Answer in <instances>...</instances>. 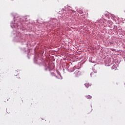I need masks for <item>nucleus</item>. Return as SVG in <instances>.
Listing matches in <instances>:
<instances>
[{
  "label": "nucleus",
  "mask_w": 125,
  "mask_h": 125,
  "mask_svg": "<svg viewBox=\"0 0 125 125\" xmlns=\"http://www.w3.org/2000/svg\"><path fill=\"white\" fill-rule=\"evenodd\" d=\"M84 85L87 88H88L89 86H91V84H89V83H86L84 84Z\"/></svg>",
  "instance_id": "f257e3e1"
},
{
  "label": "nucleus",
  "mask_w": 125,
  "mask_h": 125,
  "mask_svg": "<svg viewBox=\"0 0 125 125\" xmlns=\"http://www.w3.org/2000/svg\"><path fill=\"white\" fill-rule=\"evenodd\" d=\"M51 74H52V75H53L54 76H55V73H53H53H52Z\"/></svg>",
  "instance_id": "423d86ee"
},
{
  "label": "nucleus",
  "mask_w": 125,
  "mask_h": 125,
  "mask_svg": "<svg viewBox=\"0 0 125 125\" xmlns=\"http://www.w3.org/2000/svg\"><path fill=\"white\" fill-rule=\"evenodd\" d=\"M118 32H119V34H121V33H122V30L121 29H119L118 30Z\"/></svg>",
  "instance_id": "39448f33"
},
{
  "label": "nucleus",
  "mask_w": 125,
  "mask_h": 125,
  "mask_svg": "<svg viewBox=\"0 0 125 125\" xmlns=\"http://www.w3.org/2000/svg\"><path fill=\"white\" fill-rule=\"evenodd\" d=\"M76 77H78V76H79V75H80V71H76L74 73Z\"/></svg>",
  "instance_id": "f03ea898"
},
{
  "label": "nucleus",
  "mask_w": 125,
  "mask_h": 125,
  "mask_svg": "<svg viewBox=\"0 0 125 125\" xmlns=\"http://www.w3.org/2000/svg\"><path fill=\"white\" fill-rule=\"evenodd\" d=\"M86 98L88 99H91V98H92V96H90V95H88L86 96Z\"/></svg>",
  "instance_id": "7ed1b4c3"
},
{
  "label": "nucleus",
  "mask_w": 125,
  "mask_h": 125,
  "mask_svg": "<svg viewBox=\"0 0 125 125\" xmlns=\"http://www.w3.org/2000/svg\"><path fill=\"white\" fill-rule=\"evenodd\" d=\"M79 13H80V14H83V10H80L78 11Z\"/></svg>",
  "instance_id": "20e7f679"
}]
</instances>
